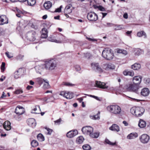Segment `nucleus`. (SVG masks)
Here are the masks:
<instances>
[{
    "label": "nucleus",
    "instance_id": "nucleus-32",
    "mask_svg": "<svg viewBox=\"0 0 150 150\" xmlns=\"http://www.w3.org/2000/svg\"><path fill=\"white\" fill-rule=\"evenodd\" d=\"M143 52V50L140 49H135L134 50V54L136 56H139L141 55Z\"/></svg>",
    "mask_w": 150,
    "mask_h": 150
},
{
    "label": "nucleus",
    "instance_id": "nucleus-2",
    "mask_svg": "<svg viewBox=\"0 0 150 150\" xmlns=\"http://www.w3.org/2000/svg\"><path fill=\"white\" fill-rule=\"evenodd\" d=\"M107 110L110 113L115 115L120 114L122 112L121 107L117 105H112L107 107Z\"/></svg>",
    "mask_w": 150,
    "mask_h": 150
},
{
    "label": "nucleus",
    "instance_id": "nucleus-49",
    "mask_svg": "<svg viewBox=\"0 0 150 150\" xmlns=\"http://www.w3.org/2000/svg\"><path fill=\"white\" fill-rule=\"evenodd\" d=\"M74 68L75 70L77 71H79L81 70V68L80 66L78 64L75 65L74 66Z\"/></svg>",
    "mask_w": 150,
    "mask_h": 150
},
{
    "label": "nucleus",
    "instance_id": "nucleus-8",
    "mask_svg": "<svg viewBox=\"0 0 150 150\" xmlns=\"http://www.w3.org/2000/svg\"><path fill=\"white\" fill-rule=\"evenodd\" d=\"M91 65L92 69L96 71L102 72L103 71L98 63L93 62L91 63Z\"/></svg>",
    "mask_w": 150,
    "mask_h": 150
},
{
    "label": "nucleus",
    "instance_id": "nucleus-20",
    "mask_svg": "<svg viewBox=\"0 0 150 150\" xmlns=\"http://www.w3.org/2000/svg\"><path fill=\"white\" fill-rule=\"evenodd\" d=\"M142 78L141 76H137L134 77L133 79V83L137 85L139 84L141 81Z\"/></svg>",
    "mask_w": 150,
    "mask_h": 150
},
{
    "label": "nucleus",
    "instance_id": "nucleus-34",
    "mask_svg": "<svg viewBox=\"0 0 150 150\" xmlns=\"http://www.w3.org/2000/svg\"><path fill=\"white\" fill-rule=\"evenodd\" d=\"M141 66L140 64L138 63H135L131 66V68L134 70H137L141 68Z\"/></svg>",
    "mask_w": 150,
    "mask_h": 150
},
{
    "label": "nucleus",
    "instance_id": "nucleus-42",
    "mask_svg": "<svg viewBox=\"0 0 150 150\" xmlns=\"http://www.w3.org/2000/svg\"><path fill=\"white\" fill-rule=\"evenodd\" d=\"M62 84L67 86H75L74 84L68 82H63Z\"/></svg>",
    "mask_w": 150,
    "mask_h": 150
},
{
    "label": "nucleus",
    "instance_id": "nucleus-35",
    "mask_svg": "<svg viewBox=\"0 0 150 150\" xmlns=\"http://www.w3.org/2000/svg\"><path fill=\"white\" fill-rule=\"evenodd\" d=\"M146 123L145 121L142 120H140L138 124L139 126L141 128H143L146 127Z\"/></svg>",
    "mask_w": 150,
    "mask_h": 150
},
{
    "label": "nucleus",
    "instance_id": "nucleus-19",
    "mask_svg": "<svg viewBox=\"0 0 150 150\" xmlns=\"http://www.w3.org/2000/svg\"><path fill=\"white\" fill-rule=\"evenodd\" d=\"M28 124L33 128L35 127L36 124V122L35 119L33 118H30L27 120Z\"/></svg>",
    "mask_w": 150,
    "mask_h": 150
},
{
    "label": "nucleus",
    "instance_id": "nucleus-62",
    "mask_svg": "<svg viewBox=\"0 0 150 150\" xmlns=\"http://www.w3.org/2000/svg\"><path fill=\"white\" fill-rule=\"evenodd\" d=\"M3 121L2 119L0 118V127L3 126Z\"/></svg>",
    "mask_w": 150,
    "mask_h": 150
},
{
    "label": "nucleus",
    "instance_id": "nucleus-47",
    "mask_svg": "<svg viewBox=\"0 0 150 150\" xmlns=\"http://www.w3.org/2000/svg\"><path fill=\"white\" fill-rule=\"evenodd\" d=\"M54 100V98H53L52 97H51L50 98H45V100L46 102H53Z\"/></svg>",
    "mask_w": 150,
    "mask_h": 150
},
{
    "label": "nucleus",
    "instance_id": "nucleus-41",
    "mask_svg": "<svg viewBox=\"0 0 150 150\" xmlns=\"http://www.w3.org/2000/svg\"><path fill=\"white\" fill-rule=\"evenodd\" d=\"M48 40L51 42H55L57 43H60L62 42V41L61 40H57L54 38H52L50 37L48 38Z\"/></svg>",
    "mask_w": 150,
    "mask_h": 150
},
{
    "label": "nucleus",
    "instance_id": "nucleus-3",
    "mask_svg": "<svg viewBox=\"0 0 150 150\" xmlns=\"http://www.w3.org/2000/svg\"><path fill=\"white\" fill-rule=\"evenodd\" d=\"M102 56L108 60H111L114 57V55L112 50L109 48H105L103 51Z\"/></svg>",
    "mask_w": 150,
    "mask_h": 150
},
{
    "label": "nucleus",
    "instance_id": "nucleus-40",
    "mask_svg": "<svg viewBox=\"0 0 150 150\" xmlns=\"http://www.w3.org/2000/svg\"><path fill=\"white\" fill-rule=\"evenodd\" d=\"M38 139L40 141H43L45 140V138L43 135L41 134H39L37 136Z\"/></svg>",
    "mask_w": 150,
    "mask_h": 150
},
{
    "label": "nucleus",
    "instance_id": "nucleus-48",
    "mask_svg": "<svg viewBox=\"0 0 150 150\" xmlns=\"http://www.w3.org/2000/svg\"><path fill=\"white\" fill-rule=\"evenodd\" d=\"M5 63L4 62H2L1 65V72H3L4 71L5 69Z\"/></svg>",
    "mask_w": 150,
    "mask_h": 150
},
{
    "label": "nucleus",
    "instance_id": "nucleus-25",
    "mask_svg": "<svg viewBox=\"0 0 150 150\" xmlns=\"http://www.w3.org/2000/svg\"><path fill=\"white\" fill-rule=\"evenodd\" d=\"M41 37L42 38H46L47 37V29L45 28H43L41 31Z\"/></svg>",
    "mask_w": 150,
    "mask_h": 150
},
{
    "label": "nucleus",
    "instance_id": "nucleus-39",
    "mask_svg": "<svg viewBox=\"0 0 150 150\" xmlns=\"http://www.w3.org/2000/svg\"><path fill=\"white\" fill-rule=\"evenodd\" d=\"M45 134L47 135H50L51 134L52 132V130L48 127L45 128Z\"/></svg>",
    "mask_w": 150,
    "mask_h": 150
},
{
    "label": "nucleus",
    "instance_id": "nucleus-26",
    "mask_svg": "<svg viewBox=\"0 0 150 150\" xmlns=\"http://www.w3.org/2000/svg\"><path fill=\"white\" fill-rule=\"evenodd\" d=\"M41 111L40 106L38 105L36 106L35 108L31 111V113L36 114H39Z\"/></svg>",
    "mask_w": 150,
    "mask_h": 150
},
{
    "label": "nucleus",
    "instance_id": "nucleus-59",
    "mask_svg": "<svg viewBox=\"0 0 150 150\" xmlns=\"http://www.w3.org/2000/svg\"><path fill=\"white\" fill-rule=\"evenodd\" d=\"M6 54L7 56L8 57V58H11L13 57L12 56L10 55L8 52H6L5 53Z\"/></svg>",
    "mask_w": 150,
    "mask_h": 150
},
{
    "label": "nucleus",
    "instance_id": "nucleus-10",
    "mask_svg": "<svg viewBox=\"0 0 150 150\" xmlns=\"http://www.w3.org/2000/svg\"><path fill=\"white\" fill-rule=\"evenodd\" d=\"M35 33L33 31H29L27 33L26 37L29 41H33L35 39Z\"/></svg>",
    "mask_w": 150,
    "mask_h": 150
},
{
    "label": "nucleus",
    "instance_id": "nucleus-46",
    "mask_svg": "<svg viewBox=\"0 0 150 150\" xmlns=\"http://www.w3.org/2000/svg\"><path fill=\"white\" fill-rule=\"evenodd\" d=\"M45 83L44 84V87L45 88H48L50 87V85L48 81L46 79L44 80Z\"/></svg>",
    "mask_w": 150,
    "mask_h": 150
},
{
    "label": "nucleus",
    "instance_id": "nucleus-11",
    "mask_svg": "<svg viewBox=\"0 0 150 150\" xmlns=\"http://www.w3.org/2000/svg\"><path fill=\"white\" fill-rule=\"evenodd\" d=\"M95 86L96 87L103 89H107L108 88V86L106 83L98 81H96Z\"/></svg>",
    "mask_w": 150,
    "mask_h": 150
},
{
    "label": "nucleus",
    "instance_id": "nucleus-33",
    "mask_svg": "<svg viewBox=\"0 0 150 150\" xmlns=\"http://www.w3.org/2000/svg\"><path fill=\"white\" fill-rule=\"evenodd\" d=\"M84 140V139L83 137L80 136L77 137L76 140V142L77 144H80L82 143Z\"/></svg>",
    "mask_w": 150,
    "mask_h": 150
},
{
    "label": "nucleus",
    "instance_id": "nucleus-22",
    "mask_svg": "<svg viewBox=\"0 0 150 150\" xmlns=\"http://www.w3.org/2000/svg\"><path fill=\"white\" fill-rule=\"evenodd\" d=\"M112 131L118 132L120 130L119 126L116 124H113L112 126L109 128Z\"/></svg>",
    "mask_w": 150,
    "mask_h": 150
},
{
    "label": "nucleus",
    "instance_id": "nucleus-27",
    "mask_svg": "<svg viewBox=\"0 0 150 150\" xmlns=\"http://www.w3.org/2000/svg\"><path fill=\"white\" fill-rule=\"evenodd\" d=\"M137 36L139 37H141L143 36H144V38H146L147 36L145 32L143 31H140L138 32L137 34Z\"/></svg>",
    "mask_w": 150,
    "mask_h": 150
},
{
    "label": "nucleus",
    "instance_id": "nucleus-61",
    "mask_svg": "<svg viewBox=\"0 0 150 150\" xmlns=\"http://www.w3.org/2000/svg\"><path fill=\"white\" fill-rule=\"evenodd\" d=\"M123 17L125 19H127L128 17V15L127 13H125L123 14Z\"/></svg>",
    "mask_w": 150,
    "mask_h": 150
},
{
    "label": "nucleus",
    "instance_id": "nucleus-31",
    "mask_svg": "<svg viewBox=\"0 0 150 150\" xmlns=\"http://www.w3.org/2000/svg\"><path fill=\"white\" fill-rule=\"evenodd\" d=\"M100 112H98V113L95 115H90L91 119L93 120H98L100 119Z\"/></svg>",
    "mask_w": 150,
    "mask_h": 150
},
{
    "label": "nucleus",
    "instance_id": "nucleus-44",
    "mask_svg": "<svg viewBox=\"0 0 150 150\" xmlns=\"http://www.w3.org/2000/svg\"><path fill=\"white\" fill-rule=\"evenodd\" d=\"M82 147L84 150H90L91 149V146L88 144L84 145Z\"/></svg>",
    "mask_w": 150,
    "mask_h": 150
},
{
    "label": "nucleus",
    "instance_id": "nucleus-6",
    "mask_svg": "<svg viewBox=\"0 0 150 150\" xmlns=\"http://www.w3.org/2000/svg\"><path fill=\"white\" fill-rule=\"evenodd\" d=\"M81 130L83 134L89 135L90 136L93 131V128L90 126H86L83 127Z\"/></svg>",
    "mask_w": 150,
    "mask_h": 150
},
{
    "label": "nucleus",
    "instance_id": "nucleus-28",
    "mask_svg": "<svg viewBox=\"0 0 150 150\" xmlns=\"http://www.w3.org/2000/svg\"><path fill=\"white\" fill-rule=\"evenodd\" d=\"M138 136L137 133L136 132L131 133L129 134L127 137L128 139H132L137 137Z\"/></svg>",
    "mask_w": 150,
    "mask_h": 150
},
{
    "label": "nucleus",
    "instance_id": "nucleus-37",
    "mask_svg": "<svg viewBox=\"0 0 150 150\" xmlns=\"http://www.w3.org/2000/svg\"><path fill=\"white\" fill-rule=\"evenodd\" d=\"M117 52L118 53H121L124 56H126L128 54L127 51L123 49H118L117 51Z\"/></svg>",
    "mask_w": 150,
    "mask_h": 150
},
{
    "label": "nucleus",
    "instance_id": "nucleus-17",
    "mask_svg": "<svg viewBox=\"0 0 150 150\" xmlns=\"http://www.w3.org/2000/svg\"><path fill=\"white\" fill-rule=\"evenodd\" d=\"M25 112L24 108L20 106H17L15 110V112L18 115H20L23 114Z\"/></svg>",
    "mask_w": 150,
    "mask_h": 150
},
{
    "label": "nucleus",
    "instance_id": "nucleus-15",
    "mask_svg": "<svg viewBox=\"0 0 150 150\" xmlns=\"http://www.w3.org/2000/svg\"><path fill=\"white\" fill-rule=\"evenodd\" d=\"M23 73V70L22 69H19L14 72V77L15 79H18L21 77Z\"/></svg>",
    "mask_w": 150,
    "mask_h": 150
},
{
    "label": "nucleus",
    "instance_id": "nucleus-52",
    "mask_svg": "<svg viewBox=\"0 0 150 150\" xmlns=\"http://www.w3.org/2000/svg\"><path fill=\"white\" fill-rule=\"evenodd\" d=\"M23 93V91L21 89H18L15 91V93L17 94H20Z\"/></svg>",
    "mask_w": 150,
    "mask_h": 150
},
{
    "label": "nucleus",
    "instance_id": "nucleus-13",
    "mask_svg": "<svg viewBox=\"0 0 150 150\" xmlns=\"http://www.w3.org/2000/svg\"><path fill=\"white\" fill-rule=\"evenodd\" d=\"M102 67L103 69L108 70L110 69H114L115 67L113 64L111 63H108L103 64L102 65Z\"/></svg>",
    "mask_w": 150,
    "mask_h": 150
},
{
    "label": "nucleus",
    "instance_id": "nucleus-23",
    "mask_svg": "<svg viewBox=\"0 0 150 150\" xmlns=\"http://www.w3.org/2000/svg\"><path fill=\"white\" fill-rule=\"evenodd\" d=\"M123 74L125 76H129L132 77L134 75V73L132 70H126L123 71Z\"/></svg>",
    "mask_w": 150,
    "mask_h": 150
},
{
    "label": "nucleus",
    "instance_id": "nucleus-16",
    "mask_svg": "<svg viewBox=\"0 0 150 150\" xmlns=\"http://www.w3.org/2000/svg\"><path fill=\"white\" fill-rule=\"evenodd\" d=\"M8 19L5 15H0V25H3L8 23Z\"/></svg>",
    "mask_w": 150,
    "mask_h": 150
},
{
    "label": "nucleus",
    "instance_id": "nucleus-50",
    "mask_svg": "<svg viewBox=\"0 0 150 150\" xmlns=\"http://www.w3.org/2000/svg\"><path fill=\"white\" fill-rule=\"evenodd\" d=\"M44 80H45V79H43L41 78H38L37 79V81L39 83L41 84L44 81Z\"/></svg>",
    "mask_w": 150,
    "mask_h": 150
},
{
    "label": "nucleus",
    "instance_id": "nucleus-55",
    "mask_svg": "<svg viewBox=\"0 0 150 150\" xmlns=\"http://www.w3.org/2000/svg\"><path fill=\"white\" fill-rule=\"evenodd\" d=\"M144 82L147 84L150 83V79L148 78H145L144 79Z\"/></svg>",
    "mask_w": 150,
    "mask_h": 150
},
{
    "label": "nucleus",
    "instance_id": "nucleus-1",
    "mask_svg": "<svg viewBox=\"0 0 150 150\" xmlns=\"http://www.w3.org/2000/svg\"><path fill=\"white\" fill-rule=\"evenodd\" d=\"M44 66V69L46 70L51 71L57 69V63L56 61L53 59L48 60L45 62Z\"/></svg>",
    "mask_w": 150,
    "mask_h": 150
},
{
    "label": "nucleus",
    "instance_id": "nucleus-43",
    "mask_svg": "<svg viewBox=\"0 0 150 150\" xmlns=\"http://www.w3.org/2000/svg\"><path fill=\"white\" fill-rule=\"evenodd\" d=\"M27 3L28 5H34L36 3L35 0H27Z\"/></svg>",
    "mask_w": 150,
    "mask_h": 150
},
{
    "label": "nucleus",
    "instance_id": "nucleus-38",
    "mask_svg": "<svg viewBox=\"0 0 150 150\" xmlns=\"http://www.w3.org/2000/svg\"><path fill=\"white\" fill-rule=\"evenodd\" d=\"M99 136V133L98 132H96L94 133H92L90 137L93 138H97Z\"/></svg>",
    "mask_w": 150,
    "mask_h": 150
},
{
    "label": "nucleus",
    "instance_id": "nucleus-57",
    "mask_svg": "<svg viewBox=\"0 0 150 150\" xmlns=\"http://www.w3.org/2000/svg\"><path fill=\"white\" fill-rule=\"evenodd\" d=\"M86 39H87L89 41H96L97 40L93 38H89L88 37L86 38Z\"/></svg>",
    "mask_w": 150,
    "mask_h": 150
},
{
    "label": "nucleus",
    "instance_id": "nucleus-5",
    "mask_svg": "<svg viewBox=\"0 0 150 150\" xmlns=\"http://www.w3.org/2000/svg\"><path fill=\"white\" fill-rule=\"evenodd\" d=\"M139 86L135 84L130 83L127 86V89L130 91H133L137 93H139Z\"/></svg>",
    "mask_w": 150,
    "mask_h": 150
},
{
    "label": "nucleus",
    "instance_id": "nucleus-53",
    "mask_svg": "<svg viewBox=\"0 0 150 150\" xmlns=\"http://www.w3.org/2000/svg\"><path fill=\"white\" fill-rule=\"evenodd\" d=\"M62 120L61 118H59L56 121H54V122L55 125H59L60 123V122Z\"/></svg>",
    "mask_w": 150,
    "mask_h": 150
},
{
    "label": "nucleus",
    "instance_id": "nucleus-14",
    "mask_svg": "<svg viewBox=\"0 0 150 150\" xmlns=\"http://www.w3.org/2000/svg\"><path fill=\"white\" fill-rule=\"evenodd\" d=\"M78 132L76 130H71L68 132L67 134V137L69 138L73 137L77 135Z\"/></svg>",
    "mask_w": 150,
    "mask_h": 150
},
{
    "label": "nucleus",
    "instance_id": "nucleus-21",
    "mask_svg": "<svg viewBox=\"0 0 150 150\" xmlns=\"http://www.w3.org/2000/svg\"><path fill=\"white\" fill-rule=\"evenodd\" d=\"M3 127L6 130L11 129V123L8 121H5L3 124Z\"/></svg>",
    "mask_w": 150,
    "mask_h": 150
},
{
    "label": "nucleus",
    "instance_id": "nucleus-7",
    "mask_svg": "<svg viewBox=\"0 0 150 150\" xmlns=\"http://www.w3.org/2000/svg\"><path fill=\"white\" fill-rule=\"evenodd\" d=\"M59 95L67 99H71L74 97V93L71 91H61Z\"/></svg>",
    "mask_w": 150,
    "mask_h": 150
},
{
    "label": "nucleus",
    "instance_id": "nucleus-64",
    "mask_svg": "<svg viewBox=\"0 0 150 150\" xmlns=\"http://www.w3.org/2000/svg\"><path fill=\"white\" fill-rule=\"evenodd\" d=\"M122 123L126 126H127L128 125V123L125 121H124Z\"/></svg>",
    "mask_w": 150,
    "mask_h": 150
},
{
    "label": "nucleus",
    "instance_id": "nucleus-36",
    "mask_svg": "<svg viewBox=\"0 0 150 150\" xmlns=\"http://www.w3.org/2000/svg\"><path fill=\"white\" fill-rule=\"evenodd\" d=\"M124 26L122 25H114V29L115 30H118L124 28Z\"/></svg>",
    "mask_w": 150,
    "mask_h": 150
},
{
    "label": "nucleus",
    "instance_id": "nucleus-51",
    "mask_svg": "<svg viewBox=\"0 0 150 150\" xmlns=\"http://www.w3.org/2000/svg\"><path fill=\"white\" fill-rule=\"evenodd\" d=\"M105 142L107 144L111 145H114L116 144V142L112 143L108 139H105Z\"/></svg>",
    "mask_w": 150,
    "mask_h": 150
},
{
    "label": "nucleus",
    "instance_id": "nucleus-9",
    "mask_svg": "<svg viewBox=\"0 0 150 150\" xmlns=\"http://www.w3.org/2000/svg\"><path fill=\"white\" fill-rule=\"evenodd\" d=\"M87 18L88 20L93 21H95L98 19V15L93 12L88 13L87 14Z\"/></svg>",
    "mask_w": 150,
    "mask_h": 150
},
{
    "label": "nucleus",
    "instance_id": "nucleus-58",
    "mask_svg": "<svg viewBox=\"0 0 150 150\" xmlns=\"http://www.w3.org/2000/svg\"><path fill=\"white\" fill-rule=\"evenodd\" d=\"M90 96L91 97H92V98H94L95 99H96V100H100L99 98L97 96H93V95H90Z\"/></svg>",
    "mask_w": 150,
    "mask_h": 150
},
{
    "label": "nucleus",
    "instance_id": "nucleus-63",
    "mask_svg": "<svg viewBox=\"0 0 150 150\" xmlns=\"http://www.w3.org/2000/svg\"><path fill=\"white\" fill-rule=\"evenodd\" d=\"M100 13L103 15L102 18H103L107 14V13H106L101 12Z\"/></svg>",
    "mask_w": 150,
    "mask_h": 150
},
{
    "label": "nucleus",
    "instance_id": "nucleus-56",
    "mask_svg": "<svg viewBox=\"0 0 150 150\" xmlns=\"http://www.w3.org/2000/svg\"><path fill=\"white\" fill-rule=\"evenodd\" d=\"M62 7V6H61L60 7L58 8H56L55 11V12H59L61 11V9Z\"/></svg>",
    "mask_w": 150,
    "mask_h": 150
},
{
    "label": "nucleus",
    "instance_id": "nucleus-45",
    "mask_svg": "<svg viewBox=\"0 0 150 150\" xmlns=\"http://www.w3.org/2000/svg\"><path fill=\"white\" fill-rule=\"evenodd\" d=\"M31 144L32 147H35L38 144V142L35 140H33L31 142Z\"/></svg>",
    "mask_w": 150,
    "mask_h": 150
},
{
    "label": "nucleus",
    "instance_id": "nucleus-18",
    "mask_svg": "<svg viewBox=\"0 0 150 150\" xmlns=\"http://www.w3.org/2000/svg\"><path fill=\"white\" fill-rule=\"evenodd\" d=\"M150 93V91L147 88H144L142 89L140 92L141 95L144 97L148 96Z\"/></svg>",
    "mask_w": 150,
    "mask_h": 150
},
{
    "label": "nucleus",
    "instance_id": "nucleus-29",
    "mask_svg": "<svg viewBox=\"0 0 150 150\" xmlns=\"http://www.w3.org/2000/svg\"><path fill=\"white\" fill-rule=\"evenodd\" d=\"M52 6V3L50 1L45 2L44 4V6L46 9H49Z\"/></svg>",
    "mask_w": 150,
    "mask_h": 150
},
{
    "label": "nucleus",
    "instance_id": "nucleus-54",
    "mask_svg": "<svg viewBox=\"0 0 150 150\" xmlns=\"http://www.w3.org/2000/svg\"><path fill=\"white\" fill-rule=\"evenodd\" d=\"M97 8L101 11H105V8L101 6H97Z\"/></svg>",
    "mask_w": 150,
    "mask_h": 150
},
{
    "label": "nucleus",
    "instance_id": "nucleus-60",
    "mask_svg": "<svg viewBox=\"0 0 150 150\" xmlns=\"http://www.w3.org/2000/svg\"><path fill=\"white\" fill-rule=\"evenodd\" d=\"M114 24L112 23H107V25L106 26V27H111L114 26Z\"/></svg>",
    "mask_w": 150,
    "mask_h": 150
},
{
    "label": "nucleus",
    "instance_id": "nucleus-30",
    "mask_svg": "<svg viewBox=\"0 0 150 150\" xmlns=\"http://www.w3.org/2000/svg\"><path fill=\"white\" fill-rule=\"evenodd\" d=\"M71 6L70 5H69L67 6L65 8L64 13H67L68 14H70L72 12V9L71 8Z\"/></svg>",
    "mask_w": 150,
    "mask_h": 150
},
{
    "label": "nucleus",
    "instance_id": "nucleus-24",
    "mask_svg": "<svg viewBox=\"0 0 150 150\" xmlns=\"http://www.w3.org/2000/svg\"><path fill=\"white\" fill-rule=\"evenodd\" d=\"M43 68H44V64L37 65L35 67L36 71L39 73H40Z\"/></svg>",
    "mask_w": 150,
    "mask_h": 150
},
{
    "label": "nucleus",
    "instance_id": "nucleus-12",
    "mask_svg": "<svg viewBox=\"0 0 150 150\" xmlns=\"http://www.w3.org/2000/svg\"><path fill=\"white\" fill-rule=\"evenodd\" d=\"M139 139L141 142L143 144H146L149 142L150 137L147 134H144L139 137Z\"/></svg>",
    "mask_w": 150,
    "mask_h": 150
},
{
    "label": "nucleus",
    "instance_id": "nucleus-4",
    "mask_svg": "<svg viewBox=\"0 0 150 150\" xmlns=\"http://www.w3.org/2000/svg\"><path fill=\"white\" fill-rule=\"evenodd\" d=\"M144 111V109L141 107H134L130 109L131 113L137 117H140L142 115Z\"/></svg>",
    "mask_w": 150,
    "mask_h": 150
}]
</instances>
